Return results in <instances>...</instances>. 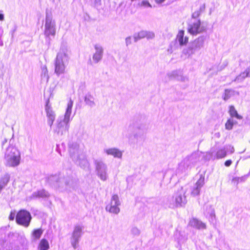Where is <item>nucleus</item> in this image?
Here are the masks:
<instances>
[{
    "label": "nucleus",
    "instance_id": "1",
    "mask_svg": "<svg viewBox=\"0 0 250 250\" xmlns=\"http://www.w3.org/2000/svg\"><path fill=\"white\" fill-rule=\"evenodd\" d=\"M69 152L73 161L83 168L89 166V163L83 151L80 149L79 144L77 142H71L69 144Z\"/></svg>",
    "mask_w": 250,
    "mask_h": 250
},
{
    "label": "nucleus",
    "instance_id": "2",
    "mask_svg": "<svg viewBox=\"0 0 250 250\" xmlns=\"http://www.w3.org/2000/svg\"><path fill=\"white\" fill-rule=\"evenodd\" d=\"M4 160L6 166L12 167H16L20 164V152L15 146L9 145L5 151Z\"/></svg>",
    "mask_w": 250,
    "mask_h": 250
},
{
    "label": "nucleus",
    "instance_id": "3",
    "mask_svg": "<svg viewBox=\"0 0 250 250\" xmlns=\"http://www.w3.org/2000/svg\"><path fill=\"white\" fill-rule=\"evenodd\" d=\"M68 60V56L65 51L62 50L58 53L55 62V73L57 76L64 73Z\"/></svg>",
    "mask_w": 250,
    "mask_h": 250
},
{
    "label": "nucleus",
    "instance_id": "4",
    "mask_svg": "<svg viewBox=\"0 0 250 250\" xmlns=\"http://www.w3.org/2000/svg\"><path fill=\"white\" fill-rule=\"evenodd\" d=\"M49 182L56 187L67 189L72 187L74 181L69 175L51 176L49 178Z\"/></svg>",
    "mask_w": 250,
    "mask_h": 250
},
{
    "label": "nucleus",
    "instance_id": "5",
    "mask_svg": "<svg viewBox=\"0 0 250 250\" xmlns=\"http://www.w3.org/2000/svg\"><path fill=\"white\" fill-rule=\"evenodd\" d=\"M205 39L204 36H200L190 42L187 47L183 49V54L190 57L204 47Z\"/></svg>",
    "mask_w": 250,
    "mask_h": 250
},
{
    "label": "nucleus",
    "instance_id": "6",
    "mask_svg": "<svg viewBox=\"0 0 250 250\" xmlns=\"http://www.w3.org/2000/svg\"><path fill=\"white\" fill-rule=\"evenodd\" d=\"M56 22L53 19L52 15L46 13L44 24V36L47 38H49L50 36L54 37L56 35Z\"/></svg>",
    "mask_w": 250,
    "mask_h": 250
},
{
    "label": "nucleus",
    "instance_id": "7",
    "mask_svg": "<svg viewBox=\"0 0 250 250\" xmlns=\"http://www.w3.org/2000/svg\"><path fill=\"white\" fill-rule=\"evenodd\" d=\"M94 165L97 176L103 181H106L108 178L107 166L102 160L96 159L94 161Z\"/></svg>",
    "mask_w": 250,
    "mask_h": 250
},
{
    "label": "nucleus",
    "instance_id": "8",
    "mask_svg": "<svg viewBox=\"0 0 250 250\" xmlns=\"http://www.w3.org/2000/svg\"><path fill=\"white\" fill-rule=\"evenodd\" d=\"M186 191L181 188L173 197V207H182L184 206L187 200L185 196Z\"/></svg>",
    "mask_w": 250,
    "mask_h": 250
},
{
    "label": "nucleus",
    "instance_id": "9",
    "mask_svg": "<svg viewBox=\"0 0 250 250\" xmlns=\"http://www.w3.org/2000/svg\"><path fill=\"white\" fill-rule=\"evenodd\" d=\"M120 205L119 196L117 194H114L111 197L110 203L105 208L106 210L111 213L117 214L120 212L119 207Z\"/></svg>",
    "mask_w": 250,
    "mask_h": 250
},
{
    "label": "nucleus",
    "instance_id": "10",
    "mask_svg": "<svg viewBox=\"0 0 250 250\" xmlns=\"http://www.w3.org/2000/svg\"><path fill=\"white\" fill-rule=\"evenodd\" d=\"M206 27L203 24H201L200 20H197L188 25V31L193 35H196L198 34L205 32Z\"/></svg>",
    "mask_w": 250,
    "mask_h": 250
},
{
    "label": "nucleus",
    "instance_id": "11",
    "mask_svg": "<svg viewBox=\"0 0 250 250\" xmlns=\"http://www.w3.org/2000/svg\"><path fill=\"white\" fill-rule=\"evenodd\" d=\"M69 123H66L64 120L58 119L56 123V127L55 131L58 134L62 135L67 132L69 129Z\"/></svg>",
    "mask_w": 250,
    "mask_h": 250
},
{
    "label": "nucleus",
    "instance_id": "12",
    "mask_svg": "<svg viewBox=\"0 0 250 250\" xmlns=\"http://www.w3.org/2000/svg\"><path fill=\"white\" fill-rule=\"evenodd\" d=\"M205 178L202 175H200L199 179L196 182L191 189V195L192 196H198L200 194L201 188L205 184Z\"/></svg>",
    "mask_w": 250,
    "mask_h": 250
},
{
    "label": "nucleus",
    "instance_id": "13",
    "mask_svg": "<svg viewBox=\"0 0 250 250\" xmlns=\"http://www.w3.org/2000/svg\"><path fill=\"white\" fill-rule=\"evenodd\" d=\"M16 214V219H32L30 213L25 209H21L17 213L15 210L11 211L8 219H14Z\"/></svg>",
    "mask_w": 250,
    "mask_h": 250
},
{
    "label": "nucleus",
    "instance_id": "14",
    "mask_svg": "<svg viewBox=\"0 0 250 250\" xmlns=\"http://www.w3.org/2000/svg\"><path fill=\"white\" fill-rule=\"evenodd\" d=\"M95 52L93 55L92 59L93 62L97 63L101 61L103 58L104 54V48L99 44H95L94 46Z\"/></svg>",
    "mask_w": 250,
    "mask_h": 250
},
{
    "label": "nucleus",
    "instance_id": "15",
    "mask_svg": "<svg viewBox=\"0 0 250 250\" xmlns=\"http://www.w3.org/2000/svg\"><path fill=\"white\" fill-rule=\"evenodd\" d=\"M45 110L47 117V124L51 127L53 124L54 121L56 118V114L55 112L53 111L52 107L49 104V102H47Z\"/></svg>",
    "mask_w": 250,
    "mask_h": 250
},
{
    "label": "nucleus",
    "instance_id": "16",
    "mask_svg": "<svg viewBox=\"0 0 250 250\" xmlns=\"http://www.w3.org/2000/svg\"><path fill=\"white\" fill-rule=\"evenodd\" d=\"M103 151L107 155H111L114 158L121 159L123 156V151L116 147L105 148Z\"/></svg>",
    "mask_w": 250,
    "mask_h": 250
},
{
    "label": "nucleus",
    "instance_id": "17",
    "mask_svg": "<svg viewBox=\"0 0 250 250\" xmlns=\"http://www.w3.org/2000/svg\"><path fill=\"white\" fill-rule=\"evenodd\" d=\"M167 76L170 80L175 79L182 82H186L188 80L186 76L182 75L180 72L177 70L168 73Z\"/></svg>",
    "mask_w": 250,
    "mask_h": 250
},
{
    "label": "nucleus",
    "instance_id": "18",
    "mask_svg": "<svg viewBox=\"0 0 250 250\" xmlns=\"http://www.w3.org/2000/svg\"><path fill=\"white\" fill-rule=\"evenodd\" d=\"M81 235V229L79 227H77L72 235L71 238V244L74 249L77 248V244L78 242V239Z\"/></svg>",
    "mask_w": 250,
    "mask_h": 250
},
{
    "label": "nucleus",
    "instance_id": "19",
    "mask_svg": "<svg viewBox=\"0 0 250 250\" xmlns=\"http://www.w3.org/2000/svg\"><path fill=\"white\" fill-rule=\"evenodd\" d=\"M73 104V102L71 99H70L68 102L67 108L66 109V111L64 114V118L63 120H64V122L66 123H69L70 121V116L72 113V108Z\"/></svg>",
    "mask_w": 250,
    "mask_h": 250
},
{
    "label": "nucleus",
    "instance_id": "20",
    "mask_svg": "<svg viewBox=\"0 0 250 250\" xmlns=\"http://www.w3.org/2000/svg\"><path fill=\"white\" fill-rule=\"evenodd\" d=\"M176 40L179 43L180 45L183 46L188 42V38L184 36V31L183 30H180L176 36Z\"/></svg>",
    "mask_w": 250,
    "mask_h": 250
},
{
    "label": "nucleus",
    "instance_id": "21",
    "mask_svg": "<svg viewBox=\"0 0 250 250\" xmlns=\"http://www.w3.org/2000/svg\"><path fill=\"white\" fill-rule=\"evenodd\" d=\"M239 93L232 89H226L225 90L224 93L223 95V99L225 101H227L231 97L235 95H239Z\"/></svg>",
    "mask_w": 250,
    "mask_h": 250
},
{
    "label": "nucleus",
    "instance_id": "22",
    "mask_svg": "<svg viewBox=\"0 0 250 250\" xmlns=\"http://www.w3.org/2000/svg\"><path fill=\"white\" fill-rule=\"evenodd\" d=\"M94 100L95 99L94 97L90 93L86 94L84 97V102L85 104L91 108L94 107L96 105Z\"/></svg>",
    "mask_w": 250,
    "mask_h": 250
},
{
    "label": "nucleus",
    "instance_id": "23",
    "mask_svg": "<svg viewBox=\"0 0 250 250\" xmlns=\"http://www.w3.org/2000/svg\"><path fill=\"white\" fill-rule=\"evenodd\" d=\"M205 216L208 218H213L215 217V211L212 207L208 206L206 207L204 211Z\"/></svg>",
    "mask_w": 250,
    "mask_h": 250
},
{
    "label": "nucleus",
    "instance_id": "24",
    "mask_svg": "<svg viewBox=\"0 0 250 250\" xmlns=\"http://www.w3.org/2000/svg\"><path fill=\"white\" fill-rule=\"evenodd\" d=\"M248 77H250V73H249L248 71L246 69L245 71L241 73L239 75H238L233 81L237 83H241L243 82L246 78Z\"/></svg>",
    "mask_w": 250,
    "mask_h": 250
},
{
    "label": "nucleus",
    "instance_id": "25",
    "mask_svg": "<svg viewBox=\"0 0 250 250\" xmlns=\"http://www.w3.org/2000/svg\"><path fill=\"white\" fill-rule=\"evenodd\" d=\"M10 176L9 174L6 173L3 175L0 179V188L2 189L8 184L9 181Z\"/></svg>",
    "mask_w": 250,
    "mask_h": 250
},
{
    "label": "nucleus",
    "instance_id": "26",
    "mask_svg": "<svg viewBox=\"0 0 250 250\" xmlns=\"http://www.w3.org/2000/svg\"><path fill=\"white\" fill-rule=\"evenodd\" d=\"M33 198H38V197H47L49 196V193L48 192L45 191V190H41L39 191H37L36 192H34L32 195Z\"/></svg>",
    "mask_w": 250,
    "mask_h": 250
},
{
    "label": "nucleus",
    "instance_id": "27",
    "mask_svg": "<svg viewBox=\"0 0 250 250\" xmlns=\"http://www.w3.org/2000/svg\"><path fill=\"white\" fill-rule=\"evenodd\" d=\"M41 77L42 80L47 82L49 80L48 70L46 65L42 67Z\"/></svg>",
    "mask_w": 250,
    "mask_h": 250
},
{
    "label": "nucleus",
    "instance_id": "28",
    "mask_svg": "<svg viewBox=\"0 0 250 250\" xmlns=\"http://www.w3.org/2000/svg\"><path fill=\"white\" fill-rule=\"evenodd\" d=\"M40 250H47L49 248V245L48 241L45 239H42L39 245Z\"/></svg>",
    "mask_w": 250,
    "mask_h": 250
},
{
    "label": "nucleus",
    "instance_id": "29",
    "mask_svg": "<svg viewBox=\"0 0 250 250\" xmlns=\"http://www.w3.org/2000/svg\"><path fill=\"white\" fill-rule=\"evenodd\" d=\"M229 113L230 115L232 117H235L238 119H242V117L238 114L235 108L232 105H231L229 107Z\"/></svg>",
    "mask_w": 250,
    "mask_h": 250
},
{
    "label": "nucleus",
    "instance_id": "30",
    "mask_svg": "<svg viewBox=\"0 0 250 250\" xmlns=\"http://www.w3.org/2000/svg\"><path fill=\"white\" fill-rule=\"evenodd\" d=\"M42 232L43 230L41 229H35L32 232V236L35 240L39 239L41 237Z\"/></svg>",
    "mask_w": 250,
    "mask_h": 250
},
{
    "label": "nucleus",
    "instance_id": "31",
    "mask_svg": "<svg viewBox=\"0 0 250 250\" xmlns=\"http://www.w3.org/2000/svg\"><path fill=\"white\" fill-rule=\"evenodd\" d=\"M191 157L186 158L183 160L182 162L179 165V168L183 170V167L185 169L188 168L189 163V161L191 159Z\"/></svg>",
    "mask_w": 250,
    "mask_h": 250
},
{
    "label": "nucleus",
    "instance_id": "32",
    "mask_svg": "<svg viewBox=\"0 0 250 250\" xmlns=\"http://www.w3.org/2000/svg\"><path fill=\"white\" fill-rule=\"evenodd\" d=\"M236 122H234L233 119H229L225 124V128L227 130H231L232 129L233 126L236 124Z\"/></svg>",
    "mask_w": 250,
    "mask_h": 250
},
{
    "label": "nucleus",
    "instance_id": "33",
    "mask_svg": "<svg viewBox=\"0 0 250 250\" xmlns=\"http://www.w3.org/2000/svg\"><path fill=\"white\" fill-rule=\"evenodd\" d=\"M146 31H141L138 33L137 35L134 36V41L136 42L138 40L146 38Z\"/></svg>",
    "mask_w": 250,
    "mask_h": 250
},
{
    "label": "nucleus",
    "instance_id": "34",
    "mask_svg": "<svg viewBox=\"0 0 250 250\" xmlns=\"http://www.w3.org/2000/svg\"><path fill=\"white\" fill-rule=\"evenodd\" d=\"M226 155V152L225 149H221L219 150L216 153V158L217 159H220L224 158Z\"/></svg>",
    "mask_w": 250,
    "mask_h": 250
},
{
    "label": "nucleus",
    "instance_id": "35",
    "mask_svg": "<svg viewBox=\"0 0 250 250\" xmlns=\"http://www.w3.org/2000/svg\"><path fill=\"white\" fill-rule=\"evenodd\" d=\"M30 220H16L17 223L24 226L25 227H27L29 225Z\"/></svg>",
    "mask_w": 250,
    "mask_h": 250
},
{
    "label": "nucleus",
    "instance_id": "36",
    "mask_svg": "<svg viewBox=\"0 0 250 250\" xmlns=\"http://www.w3.org/2000/svg\"><path fill=\"white\" fill-rule=\"evenodd\" d=\"M195 228L200 229H204L205 228V225L202 223L199 222L198 220H196V222L194 224Z\"/></svg>",
    "mask_w": 250,
    "mask_h": 250
},
{
    "label": "nucleus",
    "instance_id": "37",
    "mask_svg": "<svg viewBox=\"0 0 250 250\" xmlns=\"http://www.w3.org/2000/svg\"><path fill=\"white\" fill-rule=\"evenodd\" d=\"M155 37V34L152 31H148L146 32V38L147 39H153Z\"/></svg>",
    "mask_w": 250,
    "mask_h": 250
},
{
    "label": "nucleus",
    "instance_id": "38",
    "mask_svg": "<svg viewBox=\"0 0 250 250\" xmlns=\"http://www.w3.org/2000/svg\"><path fill=\"white\" fill-rule=\"evenodd\" d=\"M140 5L144 7H151V4L148 2V1L146 0H144L142 1Z\"/></svg>",
    "mask_w": 250,
    "mask_h": 250
},
{
    "label": "nucleus",
    "instance_id": "39",
    "mask_svg": "<svg viewBox=\"0 0 250 250\" xmlns=\"http://www.w3.org/2000/svg\"><path fill=\"white\" fill-rule=\"evenodd\" d=\"M125 43L127 46L131 43V38L130 37H127L125 39Z\"/></svg>",
    "mask_w": 250,
    "mask_h": 250
},
{
    "label": "nucleus",
    "instance_id": "40",
    "mask_svg": "<svg viewBox=\"0 0 250 250\" xmlns=\"http://www.w3.org/2000/svg\"><path fill=\"white\" fill-rule=\"evenodd\" d=\"M200 15V12L198 11H195L192 15V17L193 18H197Z\"/></svg>",
    "mask_w": 250,
    "mask_h": 250
},
{
    "label": "nucleus",
    "instance_id": "41",
    "mask_svg": "<svg viewBox=\"0 0 250 250\" xmlns=\"http://www.w3.org/2000/svg\"><path fill=\"white\" fill-rule=\"evenodd\" d=\"M232 161L230 160H227L225 163V165L226 167H229L231 165Z\"/></svg>",
    "mask_w": 250,
    "mask_h": 250
},
{
    "label": "nucleus",
    "instance_id": "42",
    "mask_svg": "<svg viewBox=\"0 0 250 250\" xmlns=\"http://www.w3.org/2000/svg\"><path fill=\"white\" fill-rule=\"evenodd\" d=\"M239 181V178L238 177H235L232 179V182H236L237 184H238Z\"/></svg>",
    "mask_w": 250,
    "mask_h": 250
},
{
    "label": "nucleus",
    "instance_id": "43",
    "mask_svg": "<svg viewBox=\"0 0 250 250\" xmlns=\"http://www.w3.org/2000/svg\"><path fill=\"white\" fill-rule=\"evenodd\" d=\"M165 0H155V2L157 3H161L163 2Z\"/></svg>",
    "mask_w": 250,
    "mask_h": 250
},
{
    "label": "nucleus",
    "instance_id": "44",
    "mask_svg": "<svg viewBox=\"0 0 250 250\" xmlns=\"http://www.w3.org/2000/svg\"><path fill=\"white\" fill-rule=\"evenodd\" d=\"M4 20V15L2 14H0V21H3Z\"/></svg>",
    "mask_w": 250,
    "mask_h": 250
},
{
    "label": "nucleus",
    "instance_id": "45",
    "mask_svg": "<svg viewBox=\"0 0 250 250\" xmlns=\"http://www.w3.org/2000/svg\"><path fill=\"white\" fill-rule=\"evenodd\" d=\"M7 142V140L6 139H4V140L2 142V145L3 146Z\"/></svg>",
    "mask_w": 250,
    "mask_h": 250
},
{
    "label": "nucleus",
    "instance_id": "46",
    "mask_svg": "<svg viewBox=\"0 0 250 250\" xmlns=\"http://www.w3.org/2000/svg\"><path fill=\"white\" fill-rule=\"evenodd\" d=\"M247 71H248L249 73H250V66L246 69Z\"/></svg>",
    "mask_w": 250,
    "mask_h": 250
},
{
    "label": "nucleus",
    "instance_id": "47",
    "mask_svg": "<svg viewBox=\"0 0 250 250\" xmlns=\"http://www.w3.org/2000/svg\"><path fill=\"white\" fill-rule=\"evenodd\" d=\"M234 148H233V147H232V148H231V152H232H232L234 151Z\"/></svg>",
    "mask_w": 250,
    "mask_h": 250
},
{
    "label": "nucleus",
    "instance_id": "48",
    "mask_svg": "<svg viewBox=\"0 0 250 250\" xmlns=\"http://www.w3.org/2000/svg\"><path fill=\"white\" fill-rule=\"evenodd\" d=\"M1 190H2V189H1L0 188V193L1 192Z\"/></svg>",
    "mask_w": 250,
    "mask_h": 250
}]
</instances>
